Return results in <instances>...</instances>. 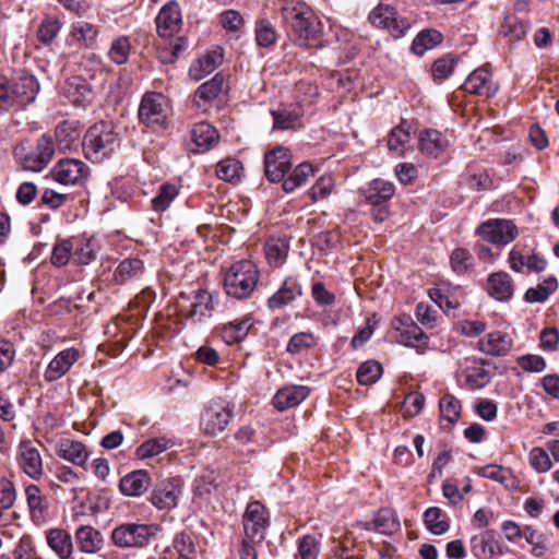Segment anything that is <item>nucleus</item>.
<instances>
[{
  "instance_id": "59",
  "label": "nucleus",
  "mask_w": 559,
  "mask_h": 559,
  "mask_svg": "<svg viewBox=\"0 0 559 559\" xmlns=\"http://www.w3.org/2000/svg\"><path fill=\"white\" fill-rule=\"evenodd\" d=\"M73 248L74 243L72 239H64L57 242L52 249L51 263L55 266H64L71 258L73 259Z\"/></svg>"
},
{
  "instance_id": "46",
  "label": "nucleus",
  "mask_w": 559,
  "mask_h": 559,
  "mask_svg": "<svg viewBox=\"0 0 559 559\" xmlns=\"http://www.w3.org/2000/svg\"><path fill=\"white\" fill-rule=\"evenodd\" d=\"M464 386L468 390H478L486 386L490 381L487 369L481 365H473L464 369Z\"/></svg>"
},
{
  "instance_id": "50",
  "label": "nucleus",
  "mask_w": 559,
  "mask_h": 559,
  "mask_svg": "<svg viewBox=\"0 0 559 559\" xmlns=\"http://www.w3.org/2000/svg\"><path fill=\"white\" fill-rule=\"evenodd\" d=\"M441 418L453 426L460 418L462 405L453 394H444L439 401Z\"/></svg>"
},
{
  "instance_id": "18",
  "label": "nucleus",
  "mask_w": 559,
  "mask_h": 559,
  "mask_svg": "<svg viewBox=\"0 0 559 559\" xmlns=\"http://www.w3.org/2000/svg\"><path fill=\"white\" fill-rule=\"evenodd\" d=\"M24 493L31 521L37 527L43 526L49 519L48 498L43 495L40 488L35 484L26 486Z\"/></svg>"
},
{
  "instance_id": "60",
  "label": "nucleus",
  "mask_w": 559,
  "mask_h": 559,
  "mask_svg": "<svg viewBox=\"0 0 559 559\" xmlns=\"http://www.w3.org/2000/svg\"><path fill=\"white\" fill-rule=\"evenodd\" d=\"M316 337L310 332H299L294 334L288 344H287V352L290 354H300L313 346H316Z\"/></svg>"
},
{
  "instance_id": "2",
  "label": "nucleus",
  "mask_w": 559,
  "mask_h": 559,
  "mask_svg": "<svg viewBox=\"0 0 559 559\" xmlns=\"http://www.w3.org/2000/svg\"><path fill=\"white\" fill-rule=\"evenodd\" d=\"M40 85L35 75L22 73L8 79L0 75V109H24L35 102Z\"/></svg>"
},
{
  "instance_id": "47",
  "label": "nucleus",
  "mask_w": 559,
  "mask_h": 559,
  "mask_svg": "<svg viewBox=\"0 0 559 559\" xmlns=\"http://www.w3.org/2000/svg\"><path fill=\"white\" fill-rule=\"evenodd\" d=\"M178 194V186L169 182L163 183L158 188L156 195L151 200L153 211L165 212L169 209L170 204L175 201Z\"/></svg>"
},
{
  "instance_id": "48",
  "label": "nucleus",
  "mask_w": 559,
  "mask_h": 559,
  "mask_svg": "<svg viewBox=\"0 0 559 559\" xmlns=\"http://www.w3.org/2000/svg\"><path fill=\"white\" fill-rule=\"evenodd\" d=\"M528 28L530 25L527 22L520 20L514 15H510L504 19L500 28V34L503 37L509 38L510 41H518L526 36Z\"/></svg>"
},
{
  "instance_id": "17",
  "label": "nucleus",
  "mask_w": 559,
  "mask_h": 559,
  "mask_svg": "<svg viewBox=\"0 0 559 559\" xmlns=\"http://www.w3.org/2000/svg\"><path fill=\"white\" fill-rule=\"evenodd\" d=\"M292 167V156L287 148L277 146L264 155V171L272 182H278Z\"/></svg>"
},
{
  "instance_id": "57",
  "label": "nucleus",
  "mask_w": 559,
  "mask_h": 559,
  "mask_svg": "<svg viewBox=\"0 0 559 559\" xmlns=\"http://www.w3.org/2000/svg\"><path fill=\"white\" fill-rule=\"evenodd\" d=\"M131 44L128 37L120 36L112 40L108 56L116 64H123L128 61Z\"/></svg>"
},
{
  "instance_id": "9",
  "label": "nucleus",
  "mask_w": 559,
  "mask_h": 559,
  "mask_svg": "<svg viewBox=\"0 0 559 559\" xmlns=\"http://www.w3.org/2000/svg\"><path fill=\"white\" fill-rule=\"evenodd\" d=\"M477 235L496 247H504L516 239L519 230L510 219L489 218L477 227Z\"/></svg>"
},
{
  "instance_id": "37",
  "label": "nucleus",
  "mask_w": 559,
  "mask_h": 559,
  "mask_svg": "<svg viewBox=\"0 0 559 559\" xmlns=\"http://www.w3.org/2000/svg\"><path fill=\"white\" fill-rule=\"evenodd\" d=\"M449 145V140L438 130L427 129L419 135V148L428 156L438 157Z\"/></svg>"
},
{
  "instance_id": "5",
  "label": "nucleus",
  "mask_w": 559,
  "mask_h": 559,
  "mask_svg": "<svg viewBox=\"0 0 559 559\" xmlns=\"http://www.w3.org/2000/svg\"><path fill=\"white\" fill-rule=\"evenodd\" d=\"M260 278L258 266L250 260L231 264L224 276V288L235 299H247L254 292Z\"/></svg>"
},
{
  "instance_id": "39",
  "label": "nucleus",
  "mask_w": 559,
  "mask_h": 559,
  "mask_svg": "<svg viewBox=\"0 0 559 559\" xmlns=\"http://www.w3.org/2000/svg\"><path fill=\"white\" fill-rule=\"evenodd\" d=\"M144 272V263L138 258L122 260L114 272V282L119 285L138 280Z\"/></svg>"
},
{
  "instance_id": "38",
  "label": "nucleus",
  "mask_w": 559,
  "mask_h": 559,
  "mask_svg": "<svg viewBox=\"0 0 559 559\" xmlns=\"http://www.w3.org/2000/svg\"><path fill=\"white\" fill-rule=\"evenodd\" d=\"M148 473L143 469L134 471L120 479L119 488L122 495L129 497L141 496L150 486Z\"/></svg>"
},
{
  "instance_id": "25",
  "label": "nucleus",
  "mask_w": 559,
  "mask_h": 559,
  "mask_svg": "<svg viewBox=\"0 0 559 559\" xmlns=\"http://www.w3.org/2000/svg\"><path fill=\"white\" fill-rule=\"evenodd\" d=\"M360 525L366 531H374L384 535H392L401 528L396 512L390 508L380 509L373 520L364 522Z\"/></svg>"
},
{
  "instance_id": "49",
  "label": "nucleus",
  "mask_w": 559,
  "mask_h": 559,
  "mask_svg": "<svg viewBox=\"0 0 559 559\" xmlns=\"http://www.w3.org/2000/svg\"><path fill=\"white\" fill-rule=\"evenodd\" d=\"M383 368L377 360L364 361L357 369L356 378L361 385L374 384L382 376Z\"/></svg>"
},
{
  "instance_id": "29",
  "label": "nucleus",
  "mask_w": 559,
  "mask_h": 559,
  "mask_svg": "<svg viewBox=\"0 0 559 559\" xmlns=\"http://www.w3.org/2000/svg\"><path fill=\"white\" fill-rule=\"evenodd\" d=\"M512 345V338L501 331L490 332L478 341V349L489 356H506Z\"/></svg>"
},
{
  "instance_id": "33",
  "label": "nucleus",
  "mask_w": 559,
  "mask_h": 559,
  "mask_svg": "<svg viewBox=\"0 0 559 559\" xmlns=\"http://www.w3.org/2000/svg\"><path fill=\"white\" fill-rule=\"evenodd\" d=\"M46 542L59 559H71L73 542L71 534L63 528H50L46 532Z\"/></svg>"
},
{
  "instance_id": "3",
  "label": "nucleus",
  "mask_w": 559,
  "mask_h": 559,
  "mask_svg": "<svg viewBox=\"0 0 559 559\" xmlns=\"http://www.w3.org/2000/svg\"><path fill=\"white\" fill-rule=\"evenodd\" d=\"M120 140L110 122L100 121L88 128L83 139V152L92 163L109 158L119 146Z\"/></svg>"
},
{
  "instance_id": "62",
  "label": "nucleus",
  "mask_w": 559,
  "mask_h": 559,
  "mask_svg": "<svg viewBox=\"0 0 559 559\" xmlns=\"http://www.w3.org/2000/svg\"><path fill=\"white\" fill-rule=\"evenodd\" d=\"M450 263L452 270L456 274H464L471 269L473 264V257L468 250L464 248H456L450 257Z\"/></svg>"
},
{
  "instance_id": "32",
  "label": "nucleus",
  "mask_w": 559,
  "mask_h": 559,
  "mask_svg": "<svg viewBox=\"0 0 559 559\" xmlns=\"http://www.w3.org/2000/svg\"><path fill=\"white\" fill-rule=\"evenodd\" d=\"M311 99L307 100L306 98H302L295 105L272 110L271 114L273 116L274 129H294L299 119L304 116L302 104H311Z\"/></svg>"
},
{
  "instance_id": "64",
  "label": "nucleus",
  "mask_w": 559,
  "mask_h": 559,
  "mask_svg": "<svg viewBox=\"0 0 559 559\" xmlns=\"http://www.w3.org/2000/svg\"><path fill=\"white\" fill-rule=\"evenodd\" d=\"M516 364L527 372H542L546 368L545 359L542 356L533 354H526L518 357Z\"/></svg>"
},
{
  "instance_id": "27",
  "label": "nucleus",
  "mask_w": 559,
  "mask_h": 559,
  "mask_svg": "<svg viewBox=\"0 0 559 559\" xmlns=\"http://www.w3.org/2000/svg\"><path fill=\"white\" fill-rule=\"evenodd\" d=\"M365 200L373 206L385 204L395 193L393 182L377 178L361 189Z\"/></svg>"
},
{
  "instance_id": "43",
  "label": "nucleus",
  "mask_w": 559,
  "mask_h": 559,
  "mask_svg": "<svg viewBox=\"0 0 559 559\" xmlns=\"http://www.w3.org/2000/svg\"><path fill=\"white\" fill-rule=\"evenodd\" d=\"M558 288V281L555 276H549L539 283L536 287H531L525 292L526 302H544Z\"/></svg>"
},
{
  "instance_id": "41",
  "label": "nucleus",
  "mask_w": 559,
  "mask_h": 559,
  "mask_svg": "<svg viewBox=\"0 0 559 559\" xmlns=\"http://www.w3.org/2000/svg\"><path fill=\"white\" fill-rule=\"evenodd\" d=\"M173 445L166 437L152 438L141 443L135 449V455L140 460H146L159 455Z\"/></svg>"
},
{
  "instance_id": "36",
  "label": "nucleus",
  "mask_w": 559,
  "mask_h": 559,
  "mask_svg": "<svg viewBox=\"0 0 559 559\" xmlns=\"http://www.w3.org/2000/svg\"><path fill=\"white\" fill-rule=\"evenodd\" d=\"M74 536L81 552L96 554L104 546L103 535L91 525H81Z\"/></svg>"
},
{
  "instance_id": "61",
  "label": "nucleus",
  "mask_w": 559,
  "mask_h": 559,
  "mask_svg": "<svg viewBox=\"0 0 559 559\" xmlns=\"http://www.w3.org/2000/svg\"><path fill=\"white\" fill-rule=\"evenodd\" d=\"M61 28V23L58 19L46 17L39 25L37 38L40 43L50 44L58 35Z\"/></svg>"
},
{
  "instance_id": "35",
  "label": "nucleus",
  "mask_w": 559,
  "mask_h": 559,
  "mask_svg": "<svg viewBox=\"0 0 559 559\" xmlns=\"http://www.w3.org/2000/svg\"><path fill=\"white\" fill-rule=\"evenodd\" d=\"M488 294L499 301H508L514 293V283L507 272H496L487 280Z\"/></svg>"
},
{
  "instance_id": "34",
  "label": "nucleus",
  "mask_w": 559,
  "mask_h": 559,
  "mask_svg": "<svg viewBox=\"0 0 559 559\" xmlns=\"http://www.w3.org/2000/svg\"><path fill=\"white\" fill-rule=\"evenodd\" d=\"M471 549L473 555L478 559L495 558L502 554L501 546L492 531H486L472 537Z\"/></svg>"
},
{
  "instance_id": "55",
  "label": "nucleus",
  "mask_w": 559,
  "mask_h": 559,
  "mask_svg": "<svg viewBox=\"0 0 559 559\" xmlns=\"http://www.w3.org/2000/svg\"><path fill=\"white\" fill-rule=\"evenodd\" d=\"M241 170V164L234 158L223 159L216 166L217 177L227 182L238 181Z\"/></svg>"
},
{
  "instance_id": "16",
  "label": "nucleus",
  "mask_w": 559,
  "mask_h": 559,
  "mask_svg": "<svg viewBox=\"0 0 559 559\" xmlns=\"http://www.w3.org/2000/svg\"><path fill=\"white\" fill-rule=\"evenodd\" d=\"M53 179L62 185H78L88 176V167L80 159H60L51 170Z\"/></svg>"
},
{
  "instance_id": "30",
  "label": "nucleus",
  "mask_w": 559,
  "mask_h": 559,
  "mask_svg": "<svg viewBox=\"0 0 559 559\" xmlns=\"http://www.w3.org/2000/svg\"><path fill=\"white\" fill-rule=\"evenodd\" d=\"M223 61V50L213 48L199 57L190 67L189 75L194 81H200L212 73Z\"/></svg>"
},
{
  "instance_id": "40",
  "label": "nucleus",
  "mask_w": 559,
  "mask_h": 559,
  "mask_svg": "<svg viewBox=\"0 0 559 559\" xmlns=\"http://www.w3.org/2000/svg\"><path fill=\"white\" fill-rule=\"evenodd\" d=\"M411 127L406 121H402L397 127L392 129L389 134L388 147L390 152L401 157L408 150L411 140Z\"/></svg>"
},
{
  "instance_id": "26",
  "label": "nucleus",
  "mask_w": 559,
  "mask_h": 559,
  "mask_svg": "<svg viewBox=\"0 0 559 559\" xmlns=\"http://www.w3.org/2000/svg\"><path fill=\"white\" fill-rule=\"evenodd\" d=\"M227 93V84L222 74H216L210 81L203 83L195 92L194 102L199 108L212 104L215 99Z\"/></svg>"
},
{
  "instance_id": "12",
  "label": "nucleus",
  "mask_w": 559,
  "mask_h": 559,
  "mask_svg": "<svg viewBox=\"0 0 559 559\" xmlns=\"http://www.w3.org/2000/svg\"><path fill=\"white\" fill-rule=\"evenodd\" d=\"M369 21L376 27L386 29L394 38L405 36L411 27L409 22L399 16L394 8L379 4L369 14Z\"/></svg>"
},
{
  "instance_id": "10",
  "label": "nucleus",
  "mask_w": 559,
  "mask_h": 559,
  "mask_svg": "<svg viewBox=\"0 0 559 559\" xmlns=\"http://www.w3.org/2000/svg\"><path fill=\"white\" fill-rule=\"evenodd\" d=\"M270 526V514L260 501L248 503L242 515L243 536L249 539L264 540Z\"/></svg>"
},
{
  "instance_id": "19",
  "label": "nucleus",
  "mask_w": 559,
  "mask_h": 559,
  "mask_svg": "<svg viewBox=\"0 0 559 559\" xmlns=\"http://www.w3.org/2000/svg\"><path fill=\"white\" fill-rule=\"evenodd\" d=\"M182 25L180 7L176 1L166 3L156 16V29L160 37H173Z\"/></svg>"
},
{
  "instance_id": "1",
  "label": "nucleus",
  "mask_w": 559,
  "mask_h": 559,
  "mask_svg": "<svg viewBox=\"0 0 559 559\" xmlns=\"http://www.w3.org/2000/svg\"><path fill=\"white\" fill-rule=\"evenodd\" d=\"M283 17L295 45L305 48L321 46L323 24L308 5H287L283 8Z\"/></svg>"
},
{
  "instance_id": "44",
  "label": "nucleus",
  "mask_w": 559,
  "mask_h": 559,
  "mask_svg": "<svg viewBox=\"0 0 559 559\" xmlns=\"http://www.w3.org/2000/svg\"><path fill=\"white\" fill-rule=\"evenodd\" d=\"M442 41V34L437 29L421 31L412 43V51L423 56L427 50L435 48Z\"/></svg>"
},
{
  "instance_id": "13",
  "label": "nucleus",
  "mask_w": 559,
  "mask_h": 559,
  "mask_svg": "<svg viewBox=\"0 0 559 559\" xmlns=\"http://www.w3.org/2000/svg\"><path fill=\"white\" fill-rule=\"evenodd\" d=\"M182 486L180 478L160 480L152 490L151 503L158 510L175 509L182 496Z\"/></svg>"
},
{
  "instance_id": "54",
  "label": "nucleus",
  "mask_w": 559,
  "mask_h": 559,
  "mask_svg": "<svg viewBox=\"0 0 559 559\" xmlns=\"http://www.w3.org/2000/svg\"><path fill=\"white\" fill-rule=\"evenodd\" d=\"M530 466L538 474L547 473L552 467L549 453L542 447H534L528 452Z\"/></svg>"
},
{
  "instance_id": "20",
  "label": "nucleus",
  "mask_w": 559,
  "mask_h": 559,
  "mask_svg": "<svg viewBox=\"0 0 559 559\" xmlns=\"http://www.w3.org/2000/svg\"><path fill=\"white\" fill-rule=\"evenodd\" d=\"M79 359L80 352L74 347L60 350L48 364L44 379L49 383L61 379Z\"/></svg>"
},
{
  "instance_id": "52",
  "label": "nucleus",
  "mask_w": 559,
  "mask_h": 559,
  "mask_svg": "<svg viewBox=\"0 0 559 559\" xmlns=\"http://www.w3.org/2000/svg\"><path fill=\"white\" fill-rule=\"evenodd\" d=\"M255 41L260 47H271L277 40V33L273 24L266 20L261 19L255 23Z\"/></svg>"
},
{
  "instance_id": "6",
  "label": "nucleus",
  "mask_w": 559,
  "mask_h": 559,
  "mask_svg": "<svg viewBox=\"0 0 559 559\" xmlns=\"http://www.w3.org/2000/svg\"><path fill=\"white\" fill-rule=\"evenodd\" d=\"M178 309L188 322L192 324L204 323L212 318L215 300L213 295L206 289L180 293Z\"/></svg>"
},
{
  "instance_id": "23",
  "label": "nucleus",
  "mask_w": 559,
  "mask_h": 559,
  "mask_svg": "<svg viewBox=\"0 0 559 559\" xmlns=\"http://www.w3.org/2000/svg\"><path fill=\"white\" fill-rule=\"evenodd\" d=\"M302 295V287L296 276H288L282 286L269 299L267 306L271 310H277L290 305Z\"/></svg>"
},
{
  "instance_id": "42",
  "label": "nucleus",
  "mask_w": 559,
  "mask_h": 559,
  "mask_svg": "<svg viewBox=\"0 0 559 559\" xmlns=\"http://www.w3.org/2000/svg\"><path fill=\"white\" fill-rule=\"evenodd\" d=\"M314 174L310 163H300L287 178L283 179V189L289 193L306 183L307 179Z\"/></svg>"
},
{
  "instance_id": "15",
  "label": "nucleus",
  "mask_w": 559,
  "mask_h": 559,
  "mask_svg": "<svg viewBox=\"0 0 559 559\" xmlns=\"http://www.w3.org/2000/svg\"><path fill=\"white\" fill-rule=\"evenodd\" d=\"M16 462L21 471L33 480H38L44 475L43 457L31 440H23L17 445Z\"/></svg>"
},
{
  "instance_id": "56",
  "label": "nucleus",
  "mask_w": 559,
  "mask_h": 559,
  "mask_svg": "<svg viewBox=\"0 0 559 559\" xmlns=\"http://www.w3.org/2000/svg\"><path fill=\"white\" fill-rule=\"evenodd\" d=\"M442 511L440 508H428L424 513V521L427 528L435 535L444 534L449 530V523L441 520Z\"/></svg>"
},
{
  "instance_id": "11",
  "label": "nucleus",
  "mask_w": 559,
  "mask_h": 559,
  "mask_svg": "<svg viewBox=\"0 0 559 559\" xmlns=\"http://www.w3.org/2000/svg\"><path fill=\"white\" fill-rule=\"evenodd\" d=\"M233 417V408L224 401H214L204 409L200 420L201 430L207 436L223 432Z\"/></svg>"
},
{
  "instance_id": "24",
  "label": "nucleus",
  "mask_w": 559,
  "mask_h": 559,
  "mask_svg": "<svg viewBox=\"0 0 559 559\" xmlns=\"http://www.w3.org/2000/svg\"><path fill=\"white\" fill-rule=\"evenodd\" d=\"M62 94L74 106H85L93 99V91L87 81L79 75L66 80L62 85Z\"/></svg>"
},
{
  "instance_id": "51",
  "label": "nucleus",
  "mask_w": 559,
  "mask_h": 559,
  "mask_svg": "<svg viewBox=\"0 0 559 559\" xmlns=\"http://www.w3.org/2000/svg\"><path fill=\"white\" fill-rule=\"evenodd\" d=\"M55 136L60 148H70L79 138L76 122L69 120L59 122L55 129Z\"/></svg>"
},
{
  "instance_id": "21",
  "label": "nucleus",
  "mask_w": 559,
  "mask_h": 559,
  "mask_svg": "<svg viewBox=\"0 0 559 559\" xmlns=\"http://www.w3.org/2000/svg\"><path fill=\"white\" fill-rule=\"evenodd\" d=\"M462 88L469 94L489 98L497 94L499 87L492 82L491 74L486 68H478L467 76Z\"/></svg>"
},
{
  "instance_id": "58",
  "label": "nucleus",
  "mask_w": 559,
  "mask_h": 559,
  "mask_svg": "<svg viewBox=\"0 0 559 559\" xmlns=\"http://www.w3.org/2000/svg\"><path fill=\"white\" fill-rule=\"evenodd\" d=\"M320 554V542L313 535H305L298 539V551L296 559H318Z\"/></svg>"
},
{
  "instance_id": "31",
  "label": "nucleus",
  "mask_w": 559,
  "mask_h": 559,
  "mask_svg": "<svg viewBox=\"0 0 559 559\" xmlns=\"http://www.w3.org/2000/svg\"><path fill=\"white\" fill-rule=\"evenodd\" d=\"M310 390L306 385H288L280 389L272 402L276 409L285 411L299 405L309 395Z\"/></svg>"
},
{
  "instance_id": "63",
  "label": "nucleus",
  "mask_w": 559,
  "mask_h": 559,
  "mask_svg": "<svg viewBox=\"0 0 559 559\" xmlns=\"http://www.w3.org/2000/svg\"><path fill=\"white\" fill-rule=\"evenodd\" d=\"M219 22L222 27L228 33H238L243 25L241 14L236 10H226L221 13Z\"/></svg>"
},
{
  "instance_id": "53",
  "label": "nucleus",
  "mask_w": 559,
  "mask_h": 559,
  "mask_svg": "<svg viewBox=\"0 0 559 559\" xmlns=\"http://www.w3.org/2000/svg\"><path fill=\"white\" fill-rule=\"evenodd\" d=\"M74 243L73 248V261L80 265H86L96 258L94 245L91 240L83 238L72 239Z\"/></svg>"
},
{
  "instance_id": "4",
  "label": "nucleus",
  "mask_w": 559,
  "mask_h": 559,
  "mask_svg": "<svg viewBox=\"0 0 559 559\" xmlns=\"http://www.w3.org/2000/svg\"><path fill=\"white\" fill-rule=\"evenodd\" d=\"M173 114L170 100L162 93L146 92L140 102L138 118L140 124L153 132L169 128Z\"/></svg>"
},
{
  "instance_id": "45",
  "label": "nucleus",
  "mask_w": 559,
  "mask_h": 559,
  "mask_svg": "<svg viewBox=\"0 0 559 559\" xmlns=\"http://www.w3.org/2000/svg\"><path fill=\"white\" fill-rule=\"evenodd\" d=\"M264 250L269 263L274 266H280L286 261L289 245L286 239L272 238L266 241Z\"/></svg>"
},
{
  "instance_id": "14",
  "label": "nucleus",
  "mask_w": 559,
  "mask_h": 559,
  "mask_svg": "<svg viewBox=\"0 0 559 559\" xmlns=\"http://www.w3.org/2000/svg\"><path fill=\"white\" fill-rule=\"evenodd\" d=\"M392 326L396 333V342L417 349L428 345V336L413 321L409 316H401L394 319Z\"/></svg>"
},
{
  "instance_id": "22",
  "label": "nucleus",
  "mask_w": 559,
  "mask_h": 559,
  "mask_svg": "<svg viewBox=\"0 0 559 559\" xmlns=\"http://www.w3.org/2000/svg\"><path fill=\"white\" fill-rule=\"evenodd\" d=\"M56 453L60 459L79 467H83L91 456L90 450L82 441L71 438L61 439Z\"/></svg>"
},
{
  "instance_id": "7",
  "label": "nucleus",
  "mask_w": 559,
  "mask_h": 559,
  "mask_svg": "<svg viewBox=\"0 0 559 559\" xmlns=\"http://www.w3.org/2000/svg\"><path fill=\"white\" fill-rule=\"evenodd\" d=\"M53 143L50 136L43 134L36 142V146L26 151L24 146H17L14 151L24 170L39 173L47 167L53 156Z\"/></svg>"
},
{
  "instance_id": "28",
  "label": "nucleus",
  "mask_w": 559,
  "mask_h": 559,
  "mask_svg": "<svg viewBox=\"0 0 559 559\" xmlns=\"http://www.w3.org/2000/svg\"><path fill=\"white\" fill-rule=\"evenodd\" d=\"M190 151L202 153L209 151L218 140L216 129L207 122L195 123L190 132Z\"/></svg>"
},
{
  "instance_id": "8",
  "label": "nucleus",
  "mask_w": 559,
  "mask_h": 559,
  "mask_svg": "<svg viewBox=\"0 0 559 559\" xmlns=\"http://www.w3.org/2000/svg\"><path fill=\"white\" fill-rule=\"evenodd\" d=\"M156 532L157 526L153 524L127 523L112 531L111 539L120 548L144 547Z\"/></svg>"
}]
</instances>
